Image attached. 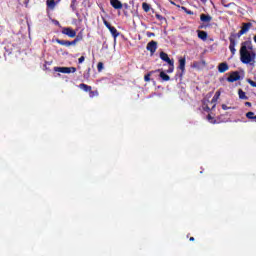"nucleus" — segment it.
<instances>
[{
	"label": "nucleus",
	"instance_id": "c85d7f7f",
	"mask_svg": "<svg viewBox=\"0 0 256 256\" xmlns=\"http://www.w3.org/2000/svg\"><path fill=\"white\" fill-rule=\"evenodd\" d=\"M103 68H104V64H103L102 62H99V63L97 64V70H98V72H102Z\"/></svg>",
	"mask_w": 256,
	"mask_h": 256
},
{
	"label": "nucleus",
	"instance_id": "bb28decb",
	"mask_svg": "<svg viewBox=\"0 0 256 256\" xmlns=\"http://www.w3.org/2000/svg\"><path fill=\"white\" fill-rule=\"evenodd\" d=\"M75 40L78 41V42H80V41L83 40V34H82V32H80V33H78V35H76Z\"/></svg>",
	"mask_w": 256,
	"mask_h": 256
},
{
	"label": "nucleus",
	"instance_id": "9b49d317",
	"mask_svg": "<svg viewBox=\"0 0 256 256\" xmlns=\"http://www.w3.org/2000/svg\"><path fill=\"white\" fill-rule=\"evenodd\" d=\"M110 6L115 10H121L123 8V4L119 0H110Z\"/></svg>",
	"mask_w": 256,
	"mask_h": 256
},
{
	"label": "nucleus",
	"instance_id": "6e6552de",
	"mask_svg": "<svg viewBox=\"0 0 256 256\" xmlns=\"http://www.w3.org/2000/svg\"><path fill=\"white\" fill-rule=\"evenodd\" d=\"M62 34H65L70 38H74V37H76L77 33L74 29H72L70 27H65V28L62 29Z\"/></svg>",
	"mask_w": 256,
	"mask_h": 256
},
{
	"label": "nucleus",
	"instance_id": "b1692460",
	"mask_svg": "<svg viewBox=\"0 0 256 256\" xmlns=\"http://www.w3.org/2000/svg\"><path fill=\"white\" fill-rule=\"evenodd\" d=\"M89 96L91 98L93 97H96V96H99V92L96 90V91H92V89L89 91Z\"/></svg>",
	"mask_w": 256,
	"mask_h": 256
},
{
	"label": "nucleus",
	"instance_id": "c9c22d12",
	"mask_svg": "<svg viewBox=\"0 0 256 256\" xmlns=\"http://www.w3.org/2000/svg\"><path fill=\"white\" fill-rule=\"evenodd\" d=\"M123 7H124L125 9H129V4L125 3V4H123Z\"/></svg>",
	"mask_w": 256,
	"mask_h": 256
},
{
	"label": "nucleus",
	"instance_id": "a211bd4d",
	"mask_svg": "<svg viewBox=\"0 0 256 256\" xmlns=\"http://www.w3.org/2000/svg\"><path fill=\"white\" fill-rule=\"evenodd\" d=\"M238 98L241 100H248V96H246V93L242 89H238Z\"/></svg>",
	"mask_w": 256,
	"mask_h": 256
},
{
	"label": "nucleus",
	"instance_id": "58836bf2",
	"mask_svg": "<svg viewBox=\"0 0 256 256\" xmlns=\"http://www.w3.org/2000/svg\"><path fill=\"white\" fill-rule=\"evenodd\" d=\"M190 242H194L195 241V237H190Z\"/></svg>",
	"mask_w": 256,
	"mask_h": 256
},
{
	"label": "nucleus",
	"instance_id": "473e14b6",
	"mask_svg": "<svg viewBox=\"0 0 256 256\" xmlns=\"http://www.w3.org/2000/svg\"><path fill=\"white\" fill-rule=\"evenodd\" d=\"M230 109H231V107L227 106V104H222V110L227 111Z\"/></svg>",
	"mask_w": 256,
	"mask_h": 256
},
{
	"label": "nucleus",
	"instance_id": "0eeeda50",
	"mask_svg": "<svg viewBox=\"0 0 256 256\" xmlns=\"http://www.w3.org/2000/svg\"><path fill=\"white\" fill-rule=\"evenodd\" d=\"M240 79H241L240 72L235 71V72H231L230 75L227 77V82L234 83L239 81Z\"/></svg>",
	"mask_w": 256,
	"mask_h": 256
},
{
	"label": "nucleus",
	"instance_id": "4468645a",
	"mask_svg": "<svg viewBox=\"0 0 256 256\" xmlns=\"http://www.w3.org/2000/svg\"><path fill=\"white\" fill-rule=\"evenodd\" d=\"M197 35H198V38L201 39L202 41H206L208 38V34L206 31L197 30Z\"/></svg>",
	"mask_w": 256,
	"mask_h": 256
},
{
	"label": "nucleus",
	"instance_id": "e433bc0d",
	"mask_svg": "<svg viewBox=\"0 0 256 256\" xmlns=\"http://www.w3.org/2000/svg\"><path fill=\"white\" fill-rule=\"evenodd\" d=\"M148 37H152V36H155V34L154 33H151V32H148Z\"/></svg>",
	"mask_w": 256,
	"mask_h": 256
},
{
	"label": "nucleus",
	"instance_id": "7c9ffc66",
	"mask_svg": "<svg viewBox=\"0 0 256 256\" xmlns=\"http://www.w3.org/2000/svg\"><path fill=\"white\" fill-rule=\"evenodd\" d=\"M207 27H210V24L203 23V24H201L198 28H199V29H207Z\"/></svg>",
	"mask_w": 256,
	"mask_h": 256
},
{
	"label": "nucleus",
	"instance_id": "412c9836",
	"mask_svg": "<svg viewBox=\"0 0 256 256\" xmlns=\"http://www.w3.org/2000/svg\"><path fill=\"white\" fill-rule=\"evenodd\" d=\"M150 9H151V6L148 3H146V2L142 3V10H144L146 13H148L150 11Z\"/></svg>",
	"mask_w": 256,
	"mask_h": 256
},
{
	"label": "nucleus",
	"instance_id": "2f4dec72",
	"mask_svg": "<svg viewBox=\"0 0 256 256\" xmlns=\"http://www.w3.org/2000/svg\"><path fill=\"white\" fill-rule=\"evenodd\" d=\"M182 10H184L185 13L188 15H194V12H192V10H187L185 7H182Z\"/></svg>",
	"mask_w": 256,
	"mask_h": 256
},
{
	"label": "nucleus",
	"instance_id": "c756f323",
	"mask_svg": "<svg viewBox=\"0 0 256 256\" xmlns=\"http://www.w3.org/2000/svg\"><path fill=\"white\" fill-rule=\"evenodd\" d=\"M207 119H208V121H210V123H213V124H215V123H216L215 118H214V117H212L210 114L207 116Z\"/></svg>",
	"mask_w": 256,
	"mask_h": 256
},
{
	"label": "nucleus",
	"instance_id": "20e7f679",
	"mask_svg": "<svg viewBox=\"0 0 256 256\" xmlns=\"http://www.w3.org/2000/svg\"><path fill=\"white\" fill-rule=\"evenodd\" d=\"M102 21L104 26L106 27V29L110 30V34H112V36L116 39L119 36V32L117 31V29L112 26L105 17H102Z\"/></svg>",
	"mask_w": 256,
	"mask_h": 256
},
{
	"label": "nucleus",
	"instance_id": "f8f14e48",
	"mask_svg": "<svg viewBox=\"0 0 256 256\" xmlns=\"http://www.w3.org/2000/svg\"><path fill=\"white\" fill-rule=\"evenodd\" d=\"M229 70V65L226 62L220 63L218 66L219 73H225Z\"/></svg>",
	"mask_w": 256,
	"mask_h": 256
},
{
	"label": "nucleus",
	"instance_id": "1a4fd4ad",
	"mask_svg": "<svg viewBox=\"0 0 256 256\" xmlns=\"http://www.w3.org/2000/svg\"><path fill=\"white\" fill-rule=\"evenodd\" d=\"M200 21L203 24H208L210 25L211 21H212V16L210 14H205V13H201L200 14Z\"/></svg>",
	"mask_w": 256,
	"mask_h": 256
},
{
	"label": "nucleus",
	"instance_id": "4be33fe9",
	"mask_svg": "<svg viewBox=\"0 0 256 256\" xmlns=\"http://www.w3.org/2000/svg\"><path fill=\"white\" fill-rule=\"evenodd\" d=\"M76 4H77V0H71V3H70V8L72 11H76Z\"/></svg>",
	"mask_w": 256,
	"mask_h": 256
},
{
	"label": "nucleus",
	"instance_id": "6ab92c4d",
	"mask_svg": "<svg viewBox=\"0 0 256 256\" xmlns=\"http://www.w3.org/2000/svg\"><path fill=\"white\" fill-rule=\"evenodd\" d=\"M78 88L82 89L85 92H90L92 87L85 84V83H81L80 86H78Z\"/></svg>",
	"mask_w": 256,
	"mask_h": 256
},
{
	"label": "nucleus",
	"instance_id": "7ed1b4c3",
	"mask_svg": "<svg viewBox=\"0 0 256 256\" xmlns=\"http://www.w3.org/2000/svg\"><path fill=\"white\" fill-rule=\"evenodd\" d=\"M160 59H162L163 61H165L169 65L168 70L166 71V73H168V74L173 73L174 70H175V65H174L175 61H174V59H170L169 55L164 51L160 52Z\"/></svg>",
	"mask_w": 256,
	"mask_h": 256
},
{
	"label": "nucleus",
	"instance_id": "39448f33",
	"mask_svg": "<svg viewBox=\"0 0 256 256\" xmlns=\"http://www.w3.org/2000/svg\"><path fill=\"white\" fill-rule=\"evenodd\" d=\"M185 65H186V58L184 57H180L179 58V66L177 67L178 70H180V72H178L177 76H179L180 79L183 78V76L185 75Z\"/></svg>",
	"mask_w": 256,
	"mask_h": 256
},
{
	"label": "nucleus",
	"instance_id": "9d476101",
	"mask_svg": "<svg viewBox=\"0 0 256 256\" xmlns=\"http://www.w3.org/2000/svg\"><path fill=\"white\" fill-rule=\"evenodd\" d=\"M157 49V42L155 40H151V42H148L147 44V50L151 53V55H154Z\"/></svg>",
	"mask_w": 256,
	"mask_h": 256
},
{
	"label": "nucleus",
	"instance_id": "2eb2a0df",
	"mask_svg": "<svg viewBox=\"0 0 256 256\" xmlns=\"http://www.w3.org/2000/svg\"><path fill=\"white\" fill-rule=\"evenodd\" d=\"M220 95H221V92L218 90V91L215 93V95H214V97H213V99H212V101H211V104H213L212 110L216 107V102H217V100L219 99Z\"/></svg>",
	"mask_w": 256,
	"mask_h": 256
},
{
	"label": "nucleus",
	"instance_id": "a19ab883",
	"mask_svg": "<svg viewBox=\"0 0 256 256\" xmlns=\"http://www.w3.org/2000/svg\"><path fill=\"white\" fill-rule=\"evenodd\" d=\"M55 24L58 26L59 25V21H55Z\"/></svg>",
	"mask_w": 256,
	"mask_h": 256
},
{
	"label": "nucleus",
	"instance_id": "37998d69",
	"mask_svg": "<svg viewBox=\"0 0 256 256\" xmlns=\"http://www.w3.org/2000/svg\"><path fill=\"white\" fill-rule=\"evenodd\" d=\"M124 15L127 16V12H124Z\"/></svg>",
	"mask_w": 256,
	"mask_h": 256
},
{
	"label": "nucleus",
	"instance_id": "f03ea898",
	"mask_svg": "<svg viewBox=\"0 0 256 256\" xmlns=\"http://www.w3.org/2000/svg\"><path fill=\"white\" fill-rule=\"evenodd\" d=\"M252 27V23H243L242 24V29L238 31V33H231L229 36V50L231 52V55L234 56L236 54V39H240V37L244 34H246Z\"/></svg>",
	"mask_w": 256,
	"mask_h": 256
},
{
	"label": "nucleus",
	"instance_id": "4c0bfd02",
	"mask_svg": "<svg viewBox=\"0 0 256 256\" xmlns=\"http://www.w3.org/2000/svg\"><path fill=\"white\" fill-rule=\"evenodd\" d=\"M251 105H252V104H251L250 102H246V103H245V106H247V107H251Z\"/></svg>",
	"mask_w": 256,
	"mask_h": 256
},
{
	"label": "nucleus",
	"instance_id": "5701e85b",
	"mask_svg": "<svg viewBox=\"0 0 256 256\" xmlns=\"http://www.w3.org/2000/svg\"><path fill=\"white\" fill-rule=\"evenodd\" d=\"M247 119H255V112L249 111L246 114Z\"/></svg>",
	"mask_w": 256,
	"mask_h": 256
},
{
	"label": "nucleus",
	"instance_id": "dca6fc26",
	"mask_svg": "<svg viewBox=\"0 0 256 256\" xmlns=\"http://www.w3.org/2000/svg\"><path fill=\"white\" fill-rule=\"evenodd\" d=\"M209 103L211 104V102L209 100L203 101L202 102V109L205 112H210L212 109L209 107Z\"/></svg>",
	"mask_w": 256,
	"mask_h": 256
},
{
	"label": "nucleus",
	"instance_id": "ea45409f",
	"mask_svg": "<svg viewBox=\"0 0 256 256\" xmlns=\"http://www.w3.org/2000/svg\"><path fill=\"white\" fill-rule=\"evenodd\" d=\"M89 72H90V68L88 69L87 78H89V76H90Z\"/></svg>",
	"mask_w": 256,
	"mask_h": 256
},
{
	"label": "nucleus",
	"instance_id": "aec40b11",
	"mask_svg": "<svg viewBox=\"0 0 256 256\" xmlns=\"http://www.w3.org/2000/svg\"><path fill=\"white\" fill-rule=\"evenodd\" d=\"M55 1L54 0H46V6H48V8H50L51 10H53L55 8Z\"/></svg>",
	"mask_w": 256,
	"mask_h": 256
},
{
	"label": "nucleus",
	"instance_id": "f704fd0d",
	"mask_svg": "<svg viewBox=\"0 0 256 256\" xmlns=\"http://www.w3.org/2000/svg\"><path fill=\"white\" fill-rule=\"evenodd\" d=\"M85 60V57L84 56H81L80 58H78V63H83Z\"/></svg>",
	"mask_w": 256,
	"mask_h": 256
},
{
	"label": "nucleus",
	"instance_id": "423d86ee",
	"mask_svg": "<svg viewBox=\"0 0 256 256\" xmlns=\"http://www.w3.org/2000/svg\"><path fill=\"white\" fill-rule=\"evenodd\" d=\"M54 71L63 73V74H70V73H75L77 69L74 67H55Z\"/></svg>",
	"mask_w": 256,
	"mask_h": 256
},
{
	"label": "nucleus",
	"instance_id": "cd10ccee",
	"mask_svg": "<svg viewBox=\"0 0 256 256\" xmlns=\"http://www.w3.org/2000/svg\"><path fill=\"white\" fill-rule=\"evenodd\" d=\"M155 17L159 21H164L165 20V17L163 15L159 14V13L155 14Z\"/></svg>",
	"mask_w": 256,
	"mask_h": 256
},
{
	"label": "nucleus",
	"instance_id": "a878e982",
	"mask_svg": "<svg viewBox=\"0 0 256 256\" xmlns=\"http://www.w3.org/2000/svg\"><path fill=\"white\" fill-rule=\"evenodd\" d=\"M247 83H248L252 88H256V82L253 81L252 79H247Z\"/></svg>",
	"mask_w": 256,
	"mask_h": 256
},
{
	"label": "nucleus",
	"instance_id": "393cba45",
	"mask_svg": "<svg viewBox=\"0 0 256 256\" xmlns=\"http://www.w3.org/2000/svg\"><path fill=\"white\" fill-rule=\"evenodd\" d=\"M154 72L153 71H151V72H148V74H146L145 75V77H144V80H145V82H150V77H151V75L153 74Z\"/></svg>",
	"mask_w": 256,
	"mask_h": 256
},
{
	"label": "nucleus",
	"instance_id": "ddd939ff",
	"mask_svg": "<svg viewBox=\"0 0 256 256\" xmlns=\"http://www.w3.org/2000/svg\"><path fill=\"white\" fill-rule=\"evenodd\" d=\"M156 72H160L159 76L162 79V81H164V82L170 81V76L168 74H166V72L161 71V70H157Z\"/></svg>",
	"mask_w": 256,
	"mask_h": 256
},
{
	"label": "nucleus",
	"instance_id": "f257e3e1",
	"mask_svg": "<svg viewBox=\"0 0 256 256\" xmlns=\"http://www.w3.org/2000/svg\"><path fill=\"white\" fill-rule=\"evenodd\" d=\"M253 46L250 40L242 42L240 48V59L244 64H253L255 63L256 53L252 51Z\"/></svg>",
	"mask_w": 256,
	"mask_h": 256
},
{
	"label": "nucleus",
	"instance_id": "c03bdc74",
	"mask_svg": "<svg viewBox=\"0 0 256 256\" xmlns=\"http://www.w3.org/2000/svg\"><path fill=\"white\" fill-rule=\"evenodd\" d=\"M61 0H57V2L56 3H58V2H60Z\"/></svg>",
	"mask_w": 256,
	"mask_h": 256
},
{
	"label": "nucleus",
	"instance_id": "f3484780",
	"mask_svg": "<svg viewBox=\"0 0 256 256\" xmlns=\"http://www.w3.org/2000/svg\"><path fill=\"white\" fill-rule=\"evenodd\" d=\"M56 43H58L61 46H65V47H70L71 46L70 40L56 39Z\"/></svg>",
	"mask_w": 256,
	"mask_h": 256
},
{
	"label": "nucleus",
	"instance_id": "72a5a7b5",
	"mask_svg": "<svg viewBox=\"0 0 256 256\" xmlns=\"http://www.w3.org/2000/svg\"><path fill=\"white\" fill-rule=\"evenodd\" d=\"M77 43H79V41L74 39L70 42V46H75Z\"/></svg>",
	"mask_w": 256,
	"mask_h": 256
},
{
	"label": "nucleus",
	"instance_id": "79ce46f5",
	"mask_svg": "<svg viewBox=\"0 0 256 256\" xmlns=\"http://www.w3.org/2000/svg\"><path fill=\"white\" fill-rule=\"evenodd\" d=\"M255 122H256V115L254 116V119H253Z\"/></svg>",
	"mask_w": 256,
	"mask_h": 256
}]
</instances>
